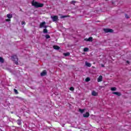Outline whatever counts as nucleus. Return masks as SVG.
<instances>
[{
  "label": "nucleus",
  "instance_id": "obj_1",
  "mask_svg": "<svg viewBox=\"0 0 131 131\" xmlns=\"http://www.w3.org/2000/svg\"><path fill=\"white\" fill-rule=\"evenodd\" d=\"M32 5L35 8H42V7H43V4L38 3L37 2H34V0L32 2Z\"/></svg>",
  "mask_w": 131,
  "mask_h": 131
},
{
  "label": "nucleus",
  "instance_id": "obj_2",
  "mask_svg": "<svg viewBox=\"0 0 131 131\" xmlns=\"http://www.w3.org/2000/svg\"><path fill=\"white\" fill-rule=\"evenodd\" d=\"M12 61H14V62H15V64H16V65H18L19 63L18 62V56H17V55H14L13 56H12Z\"/></svg>",
  "mask_w": 131,
  "mask_h": 131
},
{
  "label": "nucleus",
  "instance_id": "obj_3",
  "mask_svg": "<svg viewBox=\"0 0 131 131\" xmlns=\"http://www.w3.org/2000/svg\"><path fill=\"white\" fill-rule=\"evenodd\" d=\"M51 18L53 22H58L59 20V17H58L57 15L51 16Z\"/></svg>",
  "mask_w": 131,
  "mask_h": 131
},
{
  "label": "nucleus",
  "instance_id": "obj_4",
  "mask_svg": "<svg viewBox=\"0 0 131 131\" xmlns=\"http://www.w3.org/2000/svg\"><path fill=\"white\" fill-rule=\"evenodd\" d=\"M103 31L106 33H108V32H113V30L111 29H103Z\"/></svg>",
  "mask_w": 131,
  "mask_h": 131
},
{
  "label": "nucleus",
  "instance_id": "obj_5",
  "mask_svg": "<svg viewBox=\"0 0 131 131\" xmlns=\"http://www.w3.org/2000/svg\"><path fill=\"white\" fill-rule=\"evenodd\" d=\"M47 71L46 70H43L42 72L40 73L41 76H46L47 75Z\"/></svg>",
  "mask_w": 131,
  "mask_h": 131
},
{
  "label": "nucleus",
  "instance_id": "obj_6",
  "mask_svg": "<svg viewBox=\"0 0 131 131\" xmlns=\"http://www.w3.org/2000/svg\"><path fill=\"white\" fill-rule=\"evenodd\" d=\"M102 80H103V76H100L98 79H97V81L98 82H101V81H102Z\"/></svg>",
  "mask_w": 131,
  "mask_h": 131
},
{
  "label": "nucleus",
  "instance_id": "obj_7",
  "mask_svg": "<svg viewBox=\"0 0 131 131\" xmlns=\"http://www.w3.org/2000/svg\"><path fill=\"white\" fill-rule=\"evenodd\" d=\"M45 25H46V21H43L40 24L39 27L40 28H42V27H45Z\"/></svg>",
  "mask_w": 131,
  "mask_h": 131
},
{
  "label": "nucleus",
  "instance_id": "obj_8",
  "mask_svg": "<svg viewBox=\"0 0 131 131\" xmlns=\"http://www.w3.org/2000/svg\"><path fill=\"white\" fill-rule=\"evenodd\" d=\"M84 40H85V41H93V37H90L88 39L85 38Z\"/></svg>",
  "mask_w": 131,
  "mask_h": 131
},
{
  "label": "nucleus",
  "instance_id": "obj_9",
  "mask_svg": "<svg viewBox=\"0 0 131 131\" xmlns=\"http://www.w3.org/2000/svg\"><path fill=\"white\" fill-rule=\"evenodd\" d=\"M85 64L87 67H92V64L91 63L88 62V61H85Z\"/></svg>",
  "mask_w": 131,
  "mask_h": 131
},
{
  "label": "nucleus",
  "instance_id": "obj_10",
  "mask_svg": "<svg viewBox=\"0 0 131 131\" xmlns=\"http://www.w3.org/2000/svg\"><path fill=\"white\" fill-rule=\"evenodd\" d=\"M90 116V113L89 112H86L85 114L83 115V117L88 118Z\"/></svg>",
  "mask_w": 131,
  "mask_h": 131
},
{
  "label": "nucleus",
  "instance_id": "obj_11",
  "mask_svg": "<svg viewBox=\"0 0 131 131\" xmlns=\"http://www.w3.org/2000/svg\"><path fill=\"white\" fill-rule=\"evenodd\" d=\"M113 94L114 95H116L117 96H118V97H120V96H121V93L119 92H113Z\"/></svg>",
  "mask_w": 131,
  "mask_h": 131
},
{
  "label": "nucleus",
  "instance_id": "obj_12",
  "mask_svg": "<svg viewBox=\"0 0 131 131\" xmlns=\"http://www.w3.org/2000/svg\"><path fill=\"white\" fill-rule=\"evenodd\" d=\"M7 17L8 18V19H11L13 18V14H8L7 15Z\"/></svg>",
  "mask_w": 131,
  "mask_h": 131
},
{
  "label": "nucleus",
  "instance_id": "obj_13",
  "mask_svg": "<svg viewBox=\"0 0 131 131\" xmlns=\"http://www.w3.org/2000/svg\"><path fill=\"white\" fill-rule=\"evenodd\" d=\"M92 95L94 96H98V93L96 91H93L92 92Z\"/></svg>",
  "mask_w": 131,
  "mask_h": 131
},
{
  "label": "nucleus",
  "instance_id": "obj_14",
  "mask_svg": "<svg viewBox=\"0 0 131 131\" xmlns=\"http://www.w3.org/2000/svg\"><path fill=\"white\" fill-rule=\"evenodd\" d=\"M53 49H54V50H60V47L58 46H54Z\"/></svg>",
  "mask_w": 131,
  "mask_h": 131
},
{
  "label": "nucleus",
  "instance_id": "obj_15",
  "mask_svg": "<svg viewBox=\"0 0 131 131\" xmlns=\"http://www.w3.org/2000/svg\"><path fill=\"white\" fill-rule=\"evenodd\" d=\"M5 62V60L4 59V58H3V57H0V63H4Z\"/></svg>",
  "mask_w": 131,
  "mask_h": 131
},
{
  "label": "nucleus",
  "instance_id": "obj_16",
  "mask_svg": "<svg viewBox=\"0 0 131 131\" xmlns=\"http://www.w3.org/2000/svg\"><path fill=\"white\" fill-rule=\"evenodd\" d=\"M63 56H65L66 57H67L68 56H70V53L67 52L66 53H63Z\"/></svg>",
  "mask_w": 131,
  "mask_h": 131
},
{
  "label": "nucleus",
  "instance_id": "obj_17",
  "mask_svg": "<svg viewBox=\"0 0 131 131\" xmlns=\"http://www.w3.org/2000/svg\"><path fill=\"white\" fill-rule=\"evenodd\" d=\"M68 17H69V15H62L60 16L61 19H63L64 18H67Z\"/></svg>",
  "mask_w": 131,
  "mask_h": 131
},
{
  "label": "nucleus",
  "instance_id": "obj_18",
  "mask_svg": "<svg viewBox=\"0 0 131 131\" xmlns=\"http://www.w3.org/2000/svg\"><path fill=\"white\" fill-rule=\"evenodd\" d=\"M46 38H47V39H49V38H51V36L49 35V34H47L45 36Z\"/></svg>",
  "mask_w": 131,
  "mask_h": 131
},
{
  "label": "nucleus",
  "instance_id": "obj_19",
  "mask_svg": "<svg viewBox=\"0 0 131 131\" xmlns=\"http://www.w3.org/2000/svg\"><path fill=\"white\" fill-rule=\"evenodd\" d=\"M79 111L80 112V113H83L84 112V110H82L81 108L79 109Z\"/></svg>",
  "mask_w": 131,
  "mask_h": 131
},
{
  "label": "nucleus",
  "instance_id": "obj_20",
  "mask_svg": "<svg viewBox=\"0 0 131 131\" xmlns=\"http://www.w3.org/2000/svg\"><path fill=\"white\" fill-rule=\"evenodd\" d=\"M111 91H112L113 92H114V91H116V87H113L111 88Z\"/></svg>",
  "mask_w": 131,
  "mask_h": 131
},
{
  "label": "nucleus",
  "instance_id": "obj_21",
  "mask_svg": "<svg viewBox=\"0 0 131 131\" xmlns=\"http://www.w3.org/2000/svg\"><path fill=\"white\" fill-rule=\"evenodd\" d=\"M89 51V48H85L83 49V52H88Z\"/></svg>",
  "mask_w": 131,
  "mask_h": 131
},
{
  "label": "nucleus",
  "instance_id": "obj_22",
  "mask_svg": "<svg viewBox=\"0 0 131 131\" xmlns=\"http://www.w3.org/2000/svg\"><path fill=\"white\" fill-rule=\"evenodd\" d=\"M90 80H91V78H89V77H87V78H86V79H85V81H86V82L90 81Z\"/></svg>",
  "mask_w": 131,
  "mask_h": 131
},
{
  "label": "nucleus",
  "instance_id": "obj_23",
  "mask_svg": "<svg viewBox=\"0 0 131 131\" xmlns=\"http://www.w3.org/2000/svg\"><path fill=\"white\" fill-rule=\"evenodd\" d=\"M43 33H48V30L47 29H45L43 30Z\"/></svg>",
  "mask_w": 131,
  "mask_h": 131
},
{
  "label": "nucleus",
  "instance_id": "obj_24",
  "mask_svg": "<svg viewBox=\"0 0 131 131\" xmlns=\"http://www.w3.org/2000/svg\"><path fill=\"white\" fill-rule=\"evenodd\" d=\"M14 92L16 94H18V91L17 90H16V89H14Z\"/></svg>",
  "mask_w": 131,
  "mask_h": 131
},
{
  "label": "nucleus",
  "instance_id": "obj_25",
  "mask_svg": "<svg viewBox=\"0 0 131 131\" xmlns=\"http://www.w3.org/2000/svg\"><path fill=\"white\" fill-rule=\"evenodd\" d=\"M21 121L18 120H17V124H18V125H20L21 124Z\"/></svg>",
  "mask_w": 131,
  "mask_h": 131
},
{
  "label": "nucleus",
  "instance_id": "obj_26",
  "mask_svg": "<svg viewBox=\"0 0 131 131\" xmlns=\"http://www.w3.org/2000/svg\"><path fill=\"white\" fill-rule=\"evenodd\" d=\"M70 91H74V88H73V87H71V88H70Z\"/></svg>",
  "mask_w": 131,
  "mask_h": 131
},
{
  "label": "nucleus",
  "instance_id": "obj_27",
  "mask_svg": "<svg viewBox=\"0 0 131 131\" xmlns=\"http://www.w3.org/2000/svg\"><path fill=\"white\" fill-rule=\"evenodd\" d=\"M125 18H126L127 19H128V18H129V17H128V15L127 14H125Z\"/></svg>",
  "mask_w": 131,
  "mask_h": 131
},
{
  "label": "nucleus",
  "instance_id": "obj_28",
  "mask_svg": "<svg viewBox=\"0 0 131 131\" xmlns=\"http://www.w3.org/2000/svg\"><path fill=\"white\" fill-rule=\"evenodd\" d=\"M6 22H9V21H11V19H10V18L9 19H6Z\"/></svg>",
  "mask_w": 131,
  "mask_h": 131
},
{
  "label": "nucleus",
  "instance_id": "obj_29",
  "mask_svg": "<svg viewBox=\"0 0 131 131\" xmlns=\"http://www.w3.org/2000/svg\"><path fill=\"white\" fill-rule=\"evenodd\" d=\"M25 24V21H21V25H24Z\"/></svg>",
  "mask_w": 131,
  "mask_h": 131
},
{
  "label": "nucleus",
  "instance_id": "obj_30",
  "mask_svg": "<svg viewBox=\"0 0 131 131\" xmlns=\"http://www.w3.org/2000/svg\"><path fill=\"white\" fill-rule=\"evenodd\" d=\"M44 28H48V26H44Z\"/></svg>",
  "mask_w": 131,
  "mask_h": 131
},
{
  "label": "nucleus",
  "instance_id": "obj_31",
  "mask_svg": "<svg viewBox=\"0 0 131 131\" xmlns=\"http://www.w3.org/2000/svg\"><path fill=\"white\" fill-rule=\"evenodd\" d=\"M101 67H105V66L103 64H101Z\"/></svg>",
  "mask_w": 131,
  "mask_h": 131
},
{
  "label": "nucleus",
  "instance_id": "obj_32",
  "mask_svg": "<svg viewBox=\"0 0 131 131\" xmlns=\"http://www.w3.org/2000/svg\"><path fill=\"white\" fill-rule=\"evenodd\" d=\"M20 11L21 12H23V11H22V9H20Z\"/></svg>",
  "mask_w": 131,
  "mask_h": 131
},
{
  "label": "nucleus",
  "instance_id": "obj_33",
  "mask_svg": "<svg viewBox=\"0 0 131 131\" xmlns=\"http://www.w3.org/2000/svg\"><path fill=\"white\" fill-rule=\"evenodd\" d=\"M106 1V2H107V1H108V0H105Z\"/></svg>",
  "mask_w": 131,
  "mask_h": 131
}]
</instances>
